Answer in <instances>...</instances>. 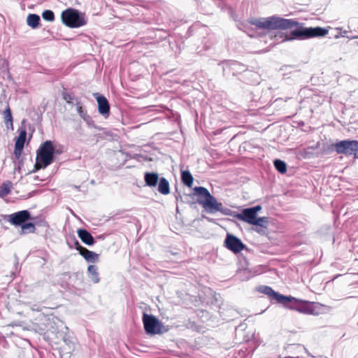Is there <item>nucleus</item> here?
Returning a JSON list of instances; mask_svg holds the SVG:
<instances>
[{"mask_svg":"<svg viewBox=\"0 0 358 358\" xmlns=\"http://www.w3.org/2000/svg\"><path fill=\"white\" fill-rule=\"evenodd\" d=\"M250 24L259 29L266 30H287L296 27L289 34H285L282 41L293 40H306L312 38L322 37L328 34L329 30L320 27H305L294 19H285L278 15L267 17H259L250 20Z\"/></svg>","mask_w":358,"mask_h":358,"instance_id":"nucleus-1","label":"nucleus"},{"mask_svg":"<svg viewBox=\"0 0 358 358\" xmlns=\"http://www.w3.org/2000/svg\"><path fill=\"white\" fill-rule=\"evenodd\" d=\"M259 292L269 296L271 299L275 300L277 302L283 304L286 308L291 310H296L299 313L308 314V315H315L317 313L315 312L313 305L323 306L327 308V313L331 310V308L328 306H324L320 303L309 302L308 301L299 300L292 296H287L282 295L275 291H274L271 287L266 285H262L257 288Z\"/></svg>","mask_w":358,"mask_h":358,"instance_id":"nucleus-2","label":"nucleus"},{"mask_svg":"<svg viewBox=\"0 0 358 358\" xmlns=\"http://www.w3.org/2000/svg\"><path fill=\"white\" fill-rule=\"evenodd\" d=\"M194 193L199 197L197 199V203L201 205L208 213L214 214L217 212H220L224 215H230L231 210L224 208L222 203L218 202L206 187L201 186L195 187L194 188Z\"/></svg>","mask_w":358,"mask_h":358,"instance_id":"nucleus-3","label":"nucleus"},{"mask_svg":"<svg viewBox=\"0 0 358 358\" xmlns=\"http://www.w3.org/2000/svg\"><path fill=\"white\" fill-rule=\"evenodd\" d=\"M36 163L34 165L33 172H36L40 169H45L54 162L53 143L48 140L41 145L36 152Z\"/></svg>","mask_w":358,"mask_h":358,"instance_id":"nucleus-4","label":"nucleus"},{"mask_svg":"<svg viewBox=\"0 0 358 358\" xmlns=\"http://www.w3.org/2000/svg\"><path fill=\"white\" fill-rule=\"evenodd\" d=\"M62 22L69 28H79L87 23L85 13L76 8H68L61 13Z\"/></svg>","mask_w":358,"mask_h":358,"instance_id":"nucleus-5","label":"nucleus"},{"mask_svg":"<svg viewBox=\"0 0 358 358\" xmlns=\"http://www.w3.org/2000/svg\"><path fill=\"white\" fill-rule=\"evenodd\" d=\"M333 146L338 154L353 156L355 159H358V141L343 140L335 143Z\"/></svg>","mask_w":358,"mask_h":358,"instance_id":"nucleus-6","label":"nucleus"},{"mask_svg":"<svg viewBox=\"0 0 358 358\" xmlns=\"http://www.w3.org/2000/svg\"><path fill=\"white\" fill-rule=\"evenodd\" d=\"M143 322L148 334L155 335L162 333L163 324L154 315L143 313Z\"/></svg>","mask_w":358,"mask_h":358,"instance_id":"nucleus-7","label":"nucleus"},{"mask_svg":"<svg viewBox=\"0 0 358 358\" xmlns=\"http://www.w3.org/2000/svg\"><path fill=\"white\" fill-rule=\"evenodd\" d=\"M220 65L222 66L223 74L227 76L231 73L233 76L245 71V66L236 61H223Z\"/></svg>","mask_w":358,"mask_h":358,"instance_id":"nucleus-8","label":"nucleus"},{"mask_svg":"<svg viewBox=\"0 0 358 358\" xmlns=\"http://www.w3.org/2000/svg\"><path fill=\"white\" fill-rule=\"evenodd\" d=\"M224 246L234 253H238L245 248L240 238L229 233L224 240Z\"/></svg>","mask_w":358,"mask_h":358,"instance_id":"nucleus-9","label":"nucleus"},{"mask_svg":"<svg viewBox=\"0 0 358 358\" xmlns=\"http://www.w3.org/2000/svg\"><path fill=\"white\" fill-rule=\"evenodd\" d=\"M32 220L30 212L23 210L9 215L8 221L15 226H22L25 222Z\"/></svg>","mask_w":358,"mask_h":358,"instance_id":"nucleus-10","label":"nucleus"},{"mask_svg":"<svg viewBox=\"0 0 358 358\" xmlns=\"http://www.w3.org/2000/svg\"><path fill=\"white\" fill-rule=\"evenodd\" d=\"M98 103V111L104 117H108L110 115V104L108 99L99 93L94 94Z\"/></svg>","mask_w":358,"mask_h":358,"instance_id":"nucleus-11","label":"nucleus"},{"mask_svg":"<svg viewBox=\"0 0 358 358\" xmlns=\"http://www.w3.org/2000/svg\"><path fill=\"white\" fill-rule=\"evenodd\" d=\"M257 215L253 213L250 208H244L240 213L236 215L239 220L243 221L248 224H253Z\"/></svg>","mask_w":358,"mask_h":358,"instance_id":"nucleus-12","label":"nucleus"},{"mask_svg":"<svg viewBox=\"0 0 358 358\" xmlns=\"http://www.w3.org/2000/svg\"><path fill=\"white\" fill-rule=\"evenodd\" d=\"M75 243L77 245L76 249L80 250V255H82L88 262L94 263L98 259V255L96 253L82 247L78 241H76Z\"/></svg>","mask_w":358,"mask_h":358,"instance_id":"nucleus-13","label":"nucleus"},{"mask_svg":"<svg viewBox=\"0 0 358 358\" xmlns=\"http://www.w3.org/2000/svg\"><path fill=\"white\" fill-rule=\"evenodd\" d=\"M78 236L80 238V240L87 245H92L95 243L94 238L87 229H78Z\"/></svg>","mask_w":358,"mask_h":358,"instance_id":"nucleus-14","label":"nucleus"},{"mask_svg":"<svg viewBox=\"0 0 358 358\" xmlns=\"http://www.w3.org/2000/svg\"><path fill=\"white\" fill-rule=\"evenodd\" d=\"M159 178V174L155 172H146L144 174L145 185L150 187H156Z\"/></svg>","mask_w":358,"mask_h":358,"instance_id":"nucleus-15","label":"nucleus"},{"mask_svg":"<svg viewBox=\"0 0 358 358\" xmlns=\"http://www.w3.org/2000/svg\"><path fill=\"white\" fill-rule=\"evenodd\" d=\"M157 184V190L160 194L167 195L170 193L169 182L165 178H160Z\"/></svg>","mask_w":358,"mask_h":358,"instance_id":"nucleus-16","label":"nucleus"},{"mask_svg":"<svg viewBox=\"0 0 358 358\" xmlns=\"http://www.w3.org/2000/svg\"><path fill=\"white\" fill-rule=\"evenodd\" d=\"M259 274L254 270H238L236 273V277L239 280H248L255 275Z\"/></svg>","mask_w":358,"mask_h":358,"instance_id":"nucleus-17","label":"nucleus"},{"mask_svg":"<svg viewBox=\"0 0 358 358\" xmlns=\"http://www.w3.org/2000/svg\"><path fill=\"white\" fill-rule=\"evenodd\" d=\"M41 18L37 14H29L27 17V24L32 29H36L39 27Z\"/></svg>","mask_w":358,"mask_h":358,"instance_id":"nucleus-18","label":"nucleus"},{"mask_svg":"<svg viewBox=\"0 0 358 358\" xmlns=\"http://www.w3.org/2000/svg\"><path fill=\"white\" fill-rule=\"evenodd\" d=\"M19 136L15 140V145L20 148L24 147V143L27 138V131L25 128L20 127L19 129Z\"/></svg>","mask_w":358,"mask_h":358,"instance_id":"nucleus-19","label":"nucleus"},{"mask_svg":"<svg viewBox=\"0 0 358 358\" xmlns=\"http://www.w3.org/2000/svg\"><path fill=\"white\" fill-rule=\"evenodd\" d=\"M181 180L184 185L191 187L193 184V176L189 171H182L181 172Z\"/></svg>","mask_w":358,"mask_h":358,"instance_id":"nucleus-20","label":"nucleus"},{"mask_svg":"<svg viewBox=\"0 0 358 358\" xmlns=\"http://www.w3.org/2000/svg\"><path fill=\"white\" fill-rule=\"evenodd\" d=\"M21 227V234H28V233H34L36 230L34 222H25Z\"/></svg>","mask_w":358,"mask_h":358,"instance_id":"nucleus-21","label":"nucleus"},{"mask_svg":"<svg viewBox=\"0 0 358 358\" xmlns=\"http://www.w3.org/2000/svg\"><path fill=\"white\" fill-rule=\"evenodd\" d=\"M273 165L275 169L280 173H285L287 171L286 163L279 159H276L273 161Z\"/></svg>","mask_w":358,"mask_h":358,"instance_id":"nucleus-22","label":"nucleus"},{"mask_svg":"<svg viewBox=\"0 0 358 358\" xmlns=\"http://www.w3.org/2000/svg\"><path fill=\"white\" fill-rule=\"evenodd\" d=\"M268 224V218L267 217H256L252 225L258 226L262 228H267Z\"/></svg>","mask_w":358,"mask_h":358,"instance_id":"nucleus-23","label":"nucleus"},{"mask_svg":"<svg viewBox=\"0 0 358 358\" xmlns=\"http://www.w3.org/2000/svg\"><path fill=\"white\" fill-rule=\"evenodd\" d=\"M11 188V182L7 181L0 186V197H3L9 194Z\"/></svg>","mask_w":358,"mask_h":358,"instance_id":"nucleus-24","label":"nucleus"},{"mask_svg":"<svg viewBox=\"0 0 358 358\" xmlns=\"http://www.w3.org/2000/svg\"><path fill=\"white\" fill-rule=\"evenodd\" d=\"M87 277L94 283H97L99 282V273L97 272V270H87Z\"/></svg>","mask_w":358,"mask_h":358,"instance_id":"nucleus-25","label":"nucleus"},{"mask_svg":"<svg viewBox=\"0 0 358 358\" xmlns=\"http://www.w3.org/2000/svg\"><path fill=\"white\" fill-rule=\"evenodd\" d=\"M42 17L48 22H53L55 20V13L51 10H45L42 13Z\"/></svg>","mask_w":358,"mask_h":358,"instance_id":"nucleus-26","label":"nucleus"},{"mask_svg":"<svg viewBox=\"0 0 358 358\" xmlns=\"http://www.w3.org/2000/svg\"><path fill=\"white\" fill-rule=\"evenodd\" d=\"M3 116L5 123L9 122V123L12 124L13 119L12 112H11V110H10L9 106H8L7 108L4 110V111L3 113Z\"/></svg>","mask_w":358,"mask_h":358,"instance_id":"nucleus-27","label":"nucleus"},{"mask_svg":"<svg viewBox=\"0 0 358 358\" xmlns=\"http://www.w3.org/2000/svg\"><path fill=\"white\" fill-rule=\"evenodd\" d=\"M62 96L67 103H71L75 99L74 96L72 94L68 92L66 90L62 92Z\"/></svg>","mask_w":358,"mask_h":358,"instance_id":"nucleus-28","label":"nucleus"},{"mask_svg":"<svg viewBox=\"0 0 358 358\" xmlns=\"http://www.w3.org/2000/svg\"><path fill=\"white\" fill-rule=\"evenodd\" d=\"M76 110L82 119L88 115L87 110L80 105L79 102L76 103Z\"/></svg>","mask_w":358,"mask_h":358,"instance_id":"nucleus-29","label":"nucleus"},{"mask_svg":"<svg viewBox=\"0 0 358 358\" xmlns=\"http://www.w3.org/2000/svg\"><path fill=\"white\" fill-rule=\"evenodd\" d=\"M23 148H20L15 145L14 155L16 159H19L22 155Z\"/></svg>","mask_w":358,"mask_h":358,"instance_id":"nucleus-30","label":"nucleus"},{"mask_svg":"<svg viewBox=\"0 0 358 358\" xmlns=\"http://www.w3.org/2000/svg\"><path fill=\"white\" fill-rule=\"evenodd\" d=\"M34 224H35V227L38 226V227H45V228L48 227V223L45 220H36L34 222Z\"/></svg>","mask_w":358,"mask_h":358,"instance_id":"nucleus-31","label":"nucleus"},{"mask_svg":"<svg viewBox=\"0 0 358 358\" xmlns=\"http://www.w3.org/2000/svg\"><path fill=\"white\" fill-rule=\"evenodd\" d=\"M89 126H91L94 124V121L92 120V118L89 115H87V116L85 117H83V119Z\"/></svg>","mask_w":358,"mask_h":358,"instance_id":"nucleus-32","label":"nucleus"},{"mask_svg":"<svg viewBox=\"0 0 358 358\" xmlns=\"http://www.w3.org/2000/svg\"><path fill=\"white\" fill-rule=\"evenodd\" d=\"M250 209L253 211V213L257 216V213L259 211L262 210V206L260 205H257L255 206L250 207Z\"/></svg>","mask_w":358,"mask_h":358,"instance_id":"nucleus-33","label":"nucleus"},{"mask_svg":"<svg viewBox=\"0 0 358 358\" xmlns=\"http://www.w3.org/2000/svg\"><path fill=\"white\" fill-rule=\"evenodd\" d=\"M63 152L62 148H55L53 146V158L55 159V155H58L62 154Z\"/></svg>","mask_w":358,"mask_h":358,"instance_id":"nucleus-34","label":"nucleus"},{"mask_svg":"<svg viewBox=\"0 0 358 358\" xmlns=\"http://www.w3.org/2000/svg\"><path fill=\"white\" fill-rule=\"evenodd\" d=\"M64 342L69 346V349L71 348V345H73V343L67 337L64 338Z\"/></svg>","mask_w":358,"mask_h":358,"instance_id":"nucleus-35","label":"nucleus"},{"mask_svg":"<svg viewBox=\"0 0 358 358\" xmlns=\"http://www.w3.org/2000/svg\"><path fill=\"white\" fill-rule=\"evenodd\" d=\"M5 124L8 129L13 130V121L12 122V125L9 122H6Z\"/></svg>","mask_w":358,"mask_h":358,"instance_id":"nucleus-36","label":"nucleus"},{"mask_svg":"<svg viewBox=\"0 0 358 358\" xmlns=\"http://www.w3.org/2000/svg\"><path fill=\"white\" fill-rule=\"evenodd\" d=\"M243 261L244 262L245 265H242L241 268L242 269L246 268V267L249 265L248 260L243 257Z\"/></svg>","mask_w":358,"mask_h":358,"instance_id":"nucleus-37","label":"nucleus"},{"mask_svg":"<svg viewBox=\"0 0 358 358\" xmlns=\"http://www.w3.org/2000/svg\"><path fill=\"white\" fill-rule=\"evenodd\" d=\"M176 201H178V200H180V199H182V196H181V195H180V193H178V195H177V196H176Z\"/></svg>","mask_w":358,"mask_h":358,"instance_id":"nucleus-38","label":"nucleus"},{"mask_svg":"<svg viewBox=\"0 0 358 358\" xmlns=\"http://www.w3.org/2000/svg\"><path fill=\"white\" fill-rule=\"evenodd\" d=\"M87 268H95V266L94 265H89Z\"/></svg>","mask_w":358,"mask_h":358,"instance_id":"nucleus-39","label":"nucleus"},{"mask_svg":"<svg viewBox=\"0 0 358 358\" xmlns=\"http://www.w3.org/2000/svg\"><path fill=\"white\" fill-rule=\"evenodd\" d=\"M346 33H347V31H345L344 32H343V34H341V36L344 37L345 36Z\"/></svg>","mask_w":358,"mask_h":358,"instance_id":"nucleus-40","label":"nucleus"},{"mask_svg":"<svg viewBox=\"0 0 358 358\" xmlns=\"http://www.w3.org/2000/svg\"><path fill=\"white\" fill-rule=\"evenodd\" d=\"M91 183H92V184H94V183H95L94 180H92L91 181Z\"/></svg>","mask_w":358,"mask_h":358,"instance_id":"nucleus-41","label":"nucleus"},{"mask_svg":"<svg viewBox=\"0 0 358 358\" xmlns=\"http://www.w3.org/2000/svg\"><path fill=\"white\" fill-rule=\"evenodd\" d=\"M32 309H33V310H36L39 311V309H38V308H37V309H35L34 308H33Z\"/></svg>","mask_w":358,"mask_h":358,"instance_id":"nucleus-42","label":"nucleus"},{"mask_svg":"<svg viewBox=\"0 0 358 358\" xmlns=\"http://www.w3.org/2000/svg\"><path fill=\"white\" fill-rule=\"evenodd\" d=\"M11 325H12V326H14V325L17 326V324H12Z\"/></svg>","mask_w":358,"mask_h":358,"instance_id":"nucleus-43","label":"nucleus"},{"mask_svg":"<svg viewBox=\"0 0 358 358\" xmlns=\"http://www.w3.org/2000/svg\"><path fill=\"white\" fill-rule=\"evenodd\" d=\"M292 358H299V357H292Z\"/></svg>","mask_w":358,"mask_h":358,"instance_id":"nucleus-44","label":"nucleus"}]
</instances>
